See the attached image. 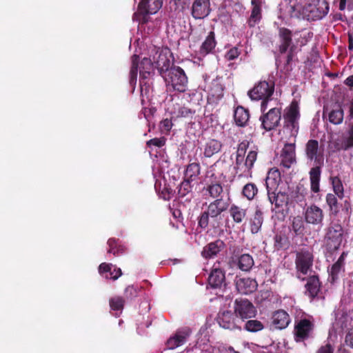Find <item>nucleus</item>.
<instances>
[{
  "instance_id": "a19ab883",
  "label": "nucleus",
  "mask_w": 353,
  "mask_h": 353,
  "mask_svg": "<svg viewBox=\"0 0 353 353\" xmlns=\"http://www.w3.org/2000/svg\"><path fill=\"white\" fill-rule=\"evenodd\" d=\"M257 188L253 183L246 184L243 190V195L249 200L252 199L257 193Z\"/></svg>"
},
{
  "instance_id": "412c9836",
  "label": "nucleus",
  "mask_w": 353,
  "mask_h": 353,
  "mask_svg": "<svg viewBox=\"0 0 353 353\" xmlns=\"http://www.w3.org/2000/svg\"><path fill=\"white\" fill-rule=\"evenodd\" d=\"M236 287L241 294H248L256 290L257 283L250 278H239L236 280Z\"/></svg>"
},
{
  "instance_id": "bb28decb",
  "label": "nucleus",
  "mask_w": 353,
  "mask_h": 353,
  "mask_svg": "<svg viewBox=\"0 0 353 353\" xmlns=\"http://www.w3.org/2000/svg\"><path fill=\"white\" fill-rule=\"evenodd\" d=\"M224 281V273L221 270L218 268L214 269L208 278L209 284L214 288L221 287Z\"/></svg>"
},
{
  "instance_id": "052dcab7",
  "label": "nucleus",
  "mask_w": 353,
  "mask_h": 353,
  "mask_svg": "<svg viewBox=\"0 0 353 353\" xmlns=\"http://www.w3.org/2000/svg\"><path fill=\"white\" fill-rule=\"evenodd\" d=\"M270 294H271L270 292H269L268 290L263 292L261 294L262 299H268L270 296Z\"/></svg>"
},
{
  "instance_id": "e433bc0d",
  "label": "nucleus",
  "mask_w": 353,
  "mask_h": 353,
  "mask_svg": "<svg viewBox=\"0 0 353 353\" xmlns=\"http://www.w3.org/2000/svg\"><path fill=\"white\" fill-rule=\"evenodd\" d=\"M239 268L243 271H248L254 265V260L250 254H242L239 259Z\"/></svg>"
},
{
  "instance_id": "680f3d73",
  "label": "nucleus",
  "mask_w": 353,
  "mask_h": 353,
  "mask_svg": "<svg viewBox=\"0 0 353 353\" xmlns=\"http://www.w3.org/2000/svg\"><path fill=\"white\" fill-rule=\"evenodd\" d=\"M348 48H349L350 50H352L353 49V42H352V41L350 39V42H349Z\"/></svg>"
},
{
  "instance_id": "4c0bfd02",
  "label": "nucleus",
  "mask_w": 353,
  "mask_h": 353,
  "mask_svg": "<svg viewBox=\"0 0 353 353\" xmlns=\"http://www.w3.org/2000/svg\"><path fill=\"white\" fill-rule=\"evenodd\" d=\"M112 268H113V265L112 264L103 263L99 267V272L100 274H101L103 272H109L111 275V279H112L113 280H116L121 275V270L120 268L117 270L114 268V271H117V273L115 275H113V272H112Z\"/></svg>"
},
{
  "instance_id": "58836bf2",
  "label": "nucleus",
  "mask_w": 353,
  "mask_h": 353,
  "mask_svg": "<svg viewBox=\"0 0 353 353\" xmlns=\"http://www.w3.org/2000/svg\"><path fill=\"white\" fill-rule=\"evenodd\" d=\"M263 323L257 320H249L245 324V329L251 332H256L263 329Z\"/></svg>"
},
{
  "instance_id": "603ef678",
  "label": "nucleus",
  "mask_w": 353,
  "mask_h": 353,
  "mask_svg": "<svg viewBox=\"0 0 353 353\" xmlns=\"http://www.w3.org/2000/svg\"><path fill=\"white\" fill-rule=\"evenodd\" d=\"M326 202L328 205L332 209L336 205L337 199L334 194H327L326 196Z\"/></svg>"
},
{
  "instance_id": "c85d7f7f",
  "label": "nucleus",
  "mask_w": 353,
  "mask_h": 353,
  "mask_svg": "<svg viewBox=\"0 0 353 353\" xmlns=\"http://www.w3.org/2000/svg\"><path fill=\"white\" fill-rule=\"evenodd\" d=\"M222 144L220 141L216 139H210L205 145L203 154L206 157H211L220 152Z\"/></svg>"
},
{
  "instance_id": "79ce46f5",
  "label": "nucleus",
  "mask_w": 353,
  "mask_h": 353,
  "mask_svg": "<svg viewBox=\"0 0 353 353\" xmlns=\"http://www.w3.org/2000/svg\"><path fill=\"white\" fill-rule=\"evenodd\" d=\"M292 230L296 234H300L304 229V223L302 218L299 216L294 217L292 223Z\"/></svg>"
},
{
  "instance_id": "8fccbe9b",
  "label": "nucleus",
  "mask_w": 353,
  "mask_h": 353,
  "mask_svg": "<svg viewBox=\"0 0 353 353\" xmlns=\"http://www.w3.org/2000/svg\"><path fill=\"white\" fill-rule=\"evenodd\" d=\"M165 144V139L164 138H154L149 140L147 142V145L148 146L154 145L157 147H162Z\"/></svg>"
},
{
  "instance_id": "f704fd0d",
  "label": "nucleus",
  "mask_w": 353,
  "mask_h": 353,
  "mask_svg": "<svg viewBox=\"0 0 353 353\" xmlns=\"http://www.w3.org/2000/svg\"><path fill=\"white\" fill-rule=\"evenodd\" d=\"M343 110L340 107L328 112L329 121L334 125L341 123L343 120Z\"/></svg>"
},
{
  "instance_id": "c03bdc74",
  "label": "nucleus",
  "mask_w": 353,
  "mask_h": 353,
  "mask_svg": "<svg viewBox=\"0 0 353 353\" xmlns=\"http://www.w3.org/2000/svg\"><path fill=\"white\" fill-rule=\"evenodd\" d=\"M261 9L258 6L253 7L252 14L249 20L250 26H254V23L260 19Z\"/></svg>"
},
{
  "instance_id": "5fc2aeb1",
  "label": "nucleus",
  "mask_w": 353,
  "mask_h": 353,
  "mask_svg": "<svg viewBox=\"0 0 353 353\" xmlns=\"http://www.w3.org/2000/svg\"><path fill=\"white\" fill-rule=\"evenodd\" d=\"M161 127L163 130L169 131L172 128V121L168 119H165L161 122Z\"/></svg>"
},
{
  "instance_id": "393cba45",
  "label": "nucleus",
  "mask_w": 353,
  "mask_h": 353,
  "mask_svg": "<svg viewBox=\"0 0 353 353\" xmlns=\"http://www.w3.org/2000/svg\"><path fill=\"white\" fill-rule=\"evenodd\" d=\"M245 155L238 154L236 155L234 170L236 174L239 177L248 176L250 175L246 161L244 159Z\"/></svg>"
},
{
  "instance_id": "20e7f679",
  "label": "nucleus",
  "mask_w": 353,
  "mask_h": 353,
  "mask_svg": "<svg viewBox=\"0 0 353 353\" xmlns=\"http://www.w3.org/2000/svg\"><path fill=\"white\" fill-rule=\"evenodd\" d=\"M228 208V203L224 201L222 198L216 199L210 203L207 210L203 212L199 219V225L202 228H206L209 225L210 217L216 218Z\"/></svg>"
},
{
  "instance_id": "0e129e2a",
  "label": "nucleus",
  "mask_w": 353,
  "mask_h": 353,
  "mask_svg": "<svg viewBox=\"0 0 353 353\" xmlns=\"http://www.w3.org/2000/svg\"><path fill=\"white\" fill-rule=\"evenodd\" d=\"M112 272H113V275H115V274H116V273H117V271H114V270H113V271H112Z\"/></svg>"
},
{
  "instance_id": "b1692460",
  "label": "nucleus",
  "mask_w": 353,
  "mask_h": 353,
  "mask_svg": "<svg viewBox=\"0 0 353 353\" xmlns=\"http://www.w3.org/2000/svg\"><path fill=\"white\" fill-rule=\"evenodd\" d=\"M190 332L188 330L178 331L174 336L171 337L168 341V346L170 349H174L183 345L187 337L189 336Z\"/></svg>"
},
{
  "instance_id": "f8f14e48",
  "label": "nucleus",
  "mask_w": 353,
  "mask_h": 353,
  "mask_svg": "<svg viewBox=\"0 0 353 353\" xmlns=\"http://www.w3.org/2000/svg\"><path fill=\"white\" fill-rule=\"evenodd\" d=\"M270 174L274 176H279V173L277 170H275L272 172H269L268 176L266 178V185L268 189V199L270 202L272 204H274L276 208L282 207L284 205H286L288 203V195L281 191H273L270 192L269 184L271 181Z\"/></svg>"
},
{
  "instance_id": "72a5a7b5",
  "label": "nucleus",
  "mask_w": 353,
  "mask_h": 353,
  "mask_svg": "<svg viewBox=\"0 0 353 353\" xmlns=\"http://www.w3.org/2000/svg\"><path fill=\"white\" fill-rule=\"evenodd\" d=\"M230 214L235 223H240L246 216V210L232 205L230 208Z\"/></svg>"
},
{
  "instance_id": "cd10ccee",
  "label": "nucleus",
  "mask_w": 353,
  "mask_h": 353,
  "mask_svg": "<svg viewBox=\"0 0 353 353\" xmlns=\"http://www.w3.org/2000/svg\"><path fill=\"white\" fill-rule=\"evenodd\" d=\"M263 212L260 209L256 208L250 221V230L252 234H256L259 232L263 224Z\"/></svg>"
},
{
  "instance_id": "13d9d810",
  "label": "nucleus",
  "mask_w": 353,
  "mask_h": 353,
  "mask_svg": "<svg viewBox=\"0 0 353 353\" xmlns=\"http://www.w3.org/2000/svg\"><path fill=\"white\" fill-rule=\"evenodd\" d=\"M346 342L350 346L353 347V334H350L346 336Z\"/></svg>"
},
{
  "instance_id": "4468645a",
  "label": "nucleus",
  "mask_w": 353,
  "mask_h": 353,
  "mask_svg": "<svg viewBox=\"0 0 353 353\" xmlns=\"http://www.w3.org/2000/svg\"><path fill=\"white\" fill-rule=\"evenodd\" d=\"M279 37L281 40L279 46L280 52L285 53L288 48H290V53L288 56V63H290L292 59L295 48L294 46L292 44V32L287 28H281L279 29Z\"/></svg>"
},
{
  "instance_id": "c756f323",
  "label": "nucleus",
  "mask_w": 353,
  "mask_h": 353,
  "mask_svg": "<svg viewBox=\"0 0 353 353\" xmlns=\"http://www.w3.org/2000/svg\"><path fill=\"white\" fill-rule=\"evenodd\" d=\"M344 256L341 255L337 261L334 263L330 271V279L334 283L338 278L340 274H341L344 269Z\"/></svg>"
},
{
  "instance_id": "3c124183",
  "label": "nucleus",
  "mask_w": 353,
  "mask_h": 353,
  "mask_svg": "<svg viewBox=\"0 0 353 353\" xmlns=\"http://www.w3.org/2000/svg\"><path fill=\"white\" fill-rule=\"evenodd\" d=\"M239 52L236 48H231L225 54V58L229 60H233L238 57Z\"/></svg>"
},
{
  "instance_id": "7ed1b4c3",
  "label": "nucleus",
  "mask_w": 353,
  "mask_h": 353,
  "mask_svg": "<svg viewBox=\"0 0 353 353\" xmlns=\"http://www.w3.org/2000/svg\"><path fill=\"white\" fill-rule=\"evenodd\" d=\"M344 230L341 224L332 223L326 229L324 243L329 252H333L339 248L343 240Z\"/></svg>"
},
{
  "instance_id": "4d7b16f0",
  "label": "nucleus",
  "mask_w": 353,
  "mask_h": 353,
  "mask_svg": "<svg viewBox=\"0 0 353 353\" xmlns=\"http://www.w3.org/2000/svg\"><path fill=\"white\" fill-rule=\"evenodd\" d=\"M345 83L350 87H353V75L348 77L345 79Z\"/></svg>"
},
{
  "instance_id": "6e6552de",
  "label": "nucleus",
  "mask_w": 353,
  "mask_h": 353,
  "mask_svg": "<svg viewBox=\"0 0 353 353\" xmlns=\"http://www.w3.org/2000/svg\"><path fill=\"white\" fill-rule=\"evenodd\" d=\"M274 91L272 85L266 81H261L252 90L249 91L248 95L252 100H263L261 108L264 110L267 104L266 100L270 98Z\"/></svg>"
},
{
  "instance_id": "37998d69",
  "label": "nucleus",
  "mask_w": 353,
  "mask_h": 353,
  "mask_svg": "<svg viewBox=\"0 0 353 353\" xmlns=\"http://www.w3.org/2000/svg\"><path fill=\"white\" fill-rule=\"evenodd\" d=\"M124 305V300L122 297H114L110 300V306L112 310H122Z\"/></svg>"
},
{
  "instance_id": "7c9ffc66",
  "label": "nucleus",
  "mask_w": 353,
  "mask_h": 353,
  "mask_svg": "<svg viewBox=\"0 0 353 353\" xmlns=\"http://www.w3.org/2000/svg\"><path fill=\"white\" fill-rule=\"evenodd\" d=\"M223 243L221 241H216L212 242L206 245L202 251V255L205 258H210L216 255V254L221 250Z\"/></svg>"
},
{
  "instance_id": "bf43d9fd",
  "label": "nucleus",
  "mask_w": 353,
  "mask_h": 353,
  "mask_svg": "<svg viewBox=\"0 0 353 353\" xmlns=\"http://www.w3.org/2000/svg\"><path fill=\"white\" fill-rule=\"evenodd\" d=\"M347 0H340L339 10H344L345 9L346 3Z\"/></svg>"
},
{
  "instance_id": "49530a36",
  "label": "nucleus",
  "mask_w": 353,
  "mask_h": 353,
  "mask_svg": "<svg viewBox=\"0 0 353 353\" xmlns=\"http://www.w3.org/2000/svg\"><path fill=\"white\" fill-rule=\"evenodd\" d=\"M332 185L335 194L341 197L343 193V188L340 179L337 177L333 178Z\"/></svg>"
},
{
  "instance_id": "c9c22d12",
  "label": "nucleus",
  "mask_w": 353,
  "mask_h": 353,
  "mask_svg": "<svg viewBox=\"0 0 353 353\" xmlns=\"http://www.w3.org/2000/svg\"><path fill=\"white\" fill-rule=\"evenodd\" d=\"M200 174V166L196 163H192L188 165L185 176L188 181H193Z\"/></svg>"
},
{
  "instance_id": "5701e85b",
  "label": "nucleus",
  "mask_w": 353,
  "mask_h": 353,
  "mask_svg": "<svg viewBox=\"0 0 353 353\" xmlns=\"http://www.w3.org/2000/svg\"><path fill=\"white\" fill-rule=\"evenodd\" d=\"M290 321L288 314L284 310H279L274 313L272 323L277 329L285 328Z\"/></svg>"
},
{
  "instance_id": "de8ad7c7",
  "label": "nucleus",
  "mask_w": 353,
  "mask_h": 353,
  "mask_svg": "<svg viewBox=\"0 0 353 353\" xmlns=\"http://www.w3.org/2000/svg\"><path fill=\"white\" fill-rule=\"evenodd\" d=\"M250 142L247 140L241 141L237 147L236 154L245 155V152L249 147Z\"/></svg>"
},
{
  "instance_id": "864d4df0",
  "label": "nucleus",
  "mask_w": 353,
  "mask_h": 353,
  "mask_svg": "<svg viewBox=\"0 0 353 353\" xmlns=\"http://www.w3.org/2000/svg\"><path fill=\"white\" fill-rule=\"evenodd\" d=\"M334 348L330 344H327L324 346L321 347L316 353H333Z\"/></svg>"
},
{
  "instance_id": "2eb2a0df",
  "label": "nucleus",
  "mask_w": 353,
  "mask_h": 353,
  "mask_svg": "<svg viewBox=\"0 0 353 353\" xmlns=\"http://www.w3.org/2000/svg\"><path fill=\"white\" fill-rule=\"evenodd\" d=\"M295 141L293 143H285L280 154V164L286 168H290L296 162Z\"/></svg>"
},
{
  "instance_id": "aec40b11",
  "label": "nucleus",
  "mask_w": 353,
  "mask_h": 353,
  "mask_svg": "<svg viewBox=\"0 0 353 353\" xmlns=\"http://www.w3.org/2000/svg\"><path fill=\"white\" fill-rule=\"evenodd\" d=\"M304 215L305 221L312 225H321L324 217L323 210L314 205L307 208Z\"/></svg>"
},
{
  "instance_id": "ea45409f",
  "label": "nucleus",
  "mask_w": 353,
  "mask_h": 353,
  "mask_svg": "<svg viewBox=\"0 0 353 353\" xmlns=\"http://www.w3.org/2000/svg\"><path fill=\"white\" fill-rule=\"evenodd\" d=\"M207 191L212 198L219 199V196L221 197V194L223 192V188L219 183H214L208 186Z\"/></svg>"
},
{
  "instance_id": "1a4fd4ad",
  "label": "nucleus",
  "mask_w": 353,
  "mask_h": 353,
  "mask_svg": "<svg viewBox=\"0 0 353 353\" xmlns=\"http://www.w3.org/2000/svg\"><path fill=\"white\" fill-rule=\"evenodd\" d=\"M313 263V254L308 250H301L296 253V267L298 272V278L304 280L301 274L306 275L311 271Z\"/></svg>"
},
{
  "instance_id": "9b49d317",
  "label": "nucleus",
  "mask_w": 353,
  "mask_h": 353,
  "mask_svg": "<svg viewBox=\"0 0 353 353\" xmlns=\"http://www.w3.org/2000/svg\"><path fill=\"white\" fill-rule=\"evenodd\" d=\"M234 310L236 317L240 319V323L246 319L254 317L256 314L254 305L247 299H236Z\"/></svg>"
},
{
  "instance_id": "f3484780",
  "label": "nucleus",
  "mask_w": 353,
  "mask_h": 353,
  "mask_svg": "<svg viewBox=\"0 0 353 353\" xmlns=\"http://www.w3.org/2000/svg\"><path fill=\"white\" fill-rule=\"evenodd\" d=\"M218 323L224 329H240V320L231 311H223L218 317Z\"/></svg>"
},
{
  "instance_id": "6e6d98bb",
  "label": "nucleus",
  "mask_w": 353,
  "mask_h": 353,
  "mask_svg": "<svg viewBox=\"0 0 353 353\" xmlns=\"http://www.w3.org/2000/svg\"><path fill=\"white\" fill-rule=\"evenodd\" d=\"M275 247L277 248V249H281L282 247H283V240H284V238H283L280 235H276L275 236Z\"/></svg>"
},
{
  "instance_id": "4be33fe9",
  "label": "nucleus",
  "mask_w": 353,
  "mask_h": 353,
  "mask_svg": "<svg viewBox=\"0 0 353 353\" xmlns=\"http://www.w3.org/2000/svg\"><path fill=\"white\" fill-rule=\"evenodd\" d=\"M168 51H161L158 53V57L155 59V64L160 73L168 72L172 63L168 56Z\"/></svg>"
},
{
  "instance_id": "ddd939ff",
  "label": "nucleus",
  "mask_w": 353,
  "mask_h": 353,
  "mask_svg": "<svg viewBox=\"0 0 353 353\" xmlns=\"http://www.w3.org/2000/svg\"><path fill=\"white\" fill-rule=\"evenodd\" d=\"M314 324L308 319H304L298 321L294 326V338L296 342L307 339L313 330Z\"/></svg>"
},
{
  "instance_id": "a878e982",
  "label": "nucleus",
  "mask_w": 353,
  "mask_h": 353,
  "mask_svg": "<svg viewBox=\"0 0 353 353\" xmlns=\"http://www.w3.org/2000/svg\"><path fill=\"white\" fill-rule=\"evenodd\" d=\"M250 114L248 110L242 106H238L234 110V119L239 126H245L249 121Z\"/></svg>"
},
{
  "instance_id": "0eeeda50",
  "label": "nucleus",
  "mask_w": 353,
  "mask_h": 353,
  "mask_svg": "<svg viewBox=\"0 0 353 353\" xmlns=\"http://www.w3.org/2000/svg\"><path fill=\"white\" fill-rule=\"evenodd\" d=\"M163 0H142L139 5V10L134 14L136 20L141 23H146L148 21V15L154 14L162 6Z\"/></svg>"
},
{
  "instance_id": "e2e57ef3",
  "label": "nucleus",
  "mask_w": 353,
  "mask_h": 353,
  "mask_svg": "<svg viewBox=\"0 0 353 353\" xmlns=\"http://www.w3.org/2000/svg\"><path fill=\"white\" fill-rule=\"evenodd\" d=\"M132 291L133 290V288L132 287H130V286H128L126 289H125V291L128 292V291Z\"/></svg>"
},
{
  "instance_id": "2f4dec72",
  "label": "nucleus",
  "mask_w": 353,
  "mask_h": 353,
  "mask_svg": "<svg viewBox=\"0 0 353 353\" xmlns=\"http://www.w3.org/2000/svg\"><path fill=\"white\" fill-rule=\"evenodd\" d=\"M305 288L311 297L316 296L320 289V283L318 277L316 276H312L308 278Z\"/></svg>"
},
{
  "instance_id": "6ab92c4d",
  "label": "nucleus",
  "mask_w": 353,
  "mask_h": 353,
  "mask_svg": "<svg viewBox=\"0 0 353 353\" xmlns=\"http://www.w3.org/2000/svg\"><path fill=\"white\" fill-rule=\"evenodd\" d=\"M210 12L209 0H194L192 6V15L196 19H202Z\"/></svg>"
},
{
  "instance_id": "423d86ee",
  "label": "nucleus",
  "mask_w": 353,
  "mask_h": 353,
  "mask_svg": "<svg viewBox=\"0 0 353 353\" xmlns=\"http://www.w3.org/2000/svg\"><path fill=\"white\" fill-rule=\"evenodd\" d=\"M168 85L179 92H184L188 83V78L184 71L178 66L170 68L168 72L164 76Z\"/></svg>"
},
{
  "instance_id": "a18cd8bd",
  "label": "nucleus",
  "mask_w": 353,
  "mask_h": 353,
  "mask_svg": "<svg viewBox=\"0 0 353 353\" xmlns=\"http://www.w3.org/2000/svg\"><path fill=\"white\" fill-rule=\"evenodd\" d=\"M257 158V152L256 150H250L245 159L248 168L249 170V172H250V170L254 165V162L256 161Z\"/></svg>"
},
{
  "instance_id": "9d476101",
  "label": "nucleus",
  "mask_w": 353,
  "mask_h": 353,
  "mask_svg": "<svg viewBox=\"0 0 353 353\" xmlns=\"http://www.w3.org/2000/svg\"><path fill=\"white\" fill-rule=\"evenodd\" d=\"M139 68L140 76L143 79H147L150 77L151 73L153 72V63L150 59L144 58L139 66L137 63V57L134 55L132 57V65L130 70V79L132 82L134 80L136 81L137 76L138 68Z\"/></svg>"
},
{
  "instance_id": "a211bd4d",
  "label": "nucleus",
  "mask_w": 353,
  "mask_h": 353,
  "mask_svg": "<svg viewBox=\"0 0 353 353\" xmlns=\"http://www.w3.org/2000/svg\"><path fill=\"white\" fill-rule=\"evenodd\" d=\"M281 118V111L279 108H272L267 114L261 118L264 129L269 131L278 126Z\"/></svg>"
},
{
  "instance_id": "f257e3e1",
  "label": "nucleus",
  "mask_w": 353,
  "mask_h": 353,
  "mask_svg": "<svg viewBox=\"0 0 353 353\" xmlns=\"http://www.w3.org/2000/svg\"><path fill=\"white\" fill-rule=\"evenodd\" d=\"M307 159L314 161V167L310 171V188L312 192H319L321 166L323 164V149L319 147L316 140H309L305 148Z\"/></svg>"
},
{
  "instance_id": "dca6fc26",
  "label": "nucleus",
  "mask_w": 353,
  "mask_h": 353,
  "mask_svg": "<svg viewBox=\"0 0 353 353\" xmlns=\"http://www.w3.org/2000/svg\"><path fill=\"white\" fill-rule=\"evenodd\" d=\"M332 143L337 150H347L353 148V124L346 132L333 139Z\"/></svg>"
},
{
  "instance_id": "39448f33",
  "label": "nucleus",
  "mask_w": 353,
  "mask_h": 353,
  "mask_svg": "<svg viewBox=\"0 0 353 353\" xmlns=\"http://www.w3.org/2000/svg\"><path fill=\"white\" fill-rule=\"evenodd\" d=\"M284 132L288 131L290 136L296 137L299 131L298 119L299 117V107L296 102H292L286 108L284 114Z\"/></svg>"
},
{
  "instance_id": "f03ea898",
  "label": "nucleus",
  "mask_w": 353,
  "mask_h": 353,
  "mask_svg": "<svg viewBox=\"0 0 353 353\" xmlns=\"http://www.w3.org/2000/svg\"><path fill=\"white\" fill-rule=\"evenodd\" d=\"M329 11V5L325 0H309L302 8L301 13L307 20H317L325 16Z\"/></svg>"
},
{
  "instance_id": "473e14b6",
  "label": "nucleus",
  "mask_w": 353,
  "mask_h": 353,
  "mask_svg": "<svg viewBox=\"0 0 353 353\" xmlns=\"http://www.w3.org/2000/svg\"><path fill=\"white\" fill-rule=\"evenodd\" d=\"M216 42L214 40V34L210 32L200 48V53L205 55L211 52L215 47Z\"/></svg>"
},
{
  "instance_id": "09e8293b",
  "label": "nucleus",
  "mask_w": 353,
  "mask_h": 353,
  "mask_svg": "<svg viewBox=\"0 0 353 353\" xmlns=\"http://www.w3.org/2000/svg\"><path fill=\"white\" fill-rule=\"evenodd\" d=\"M344 107L347 110V119L349 120L353 119V98L347 100L344 104Z\"/></svg>"
}]
</instances>
